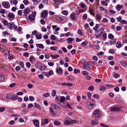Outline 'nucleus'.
I'll list each match as a JSON object with an SVG mask.
<instances>
[{"label":"nucleus","instance_id":"nucleus-1","mask_svg":"<svg viewBox=\"0 0 127 127\" xmlns=\"http://www.w3.org/2000/svg\"><path fill=\"white\" fill-rule=\"evenodd\" d=\"M35 65L36 68L39 69L41 71L44 70L46 68L44 64L39 62L35 63Z\"/></svg>","mask_w":127,"mask_h":127},{"label":"nucleus","instance_id":"nucleus-2","mask_svg":"<svg viewBox=\"0 0 127 127\" xmlns=\"http://www.w3.org/2000/svg\"><path fill=\"white\" fill-rule=\"evenodd\" d=\"M83 68L85 69L88 70H91L90 66L88 62L84 64H83Z\"/></svg>","mask_w":127,"mask_h":127},{"label":"nucleus","instance_id":"nucleus-3","mask_svg":"<svg viewBox=\"0 0 127 127\" xmlns=\"http://www.w3.org/2000/svg\"><path fill=\"white\" fill-rule=\"evenodd\" d=\"M36 15V12H34L32 14H29V17L31 21H33L34 20Z\"/></svg>","mask_w":127,"mask_h":127},{"label":"nucleus","instance_id":"nucleus-4","mask_svg":"<svg viewBox=\"0 0 127 127\" xmlns=\"http://www.w3.org/2000/svg\"><path fill=\"white\" fill-rule=\"evenodd\" d=\"M94 117L95 118H99L100 116V113L99 111L96 110L94 112L93 114Z\"/></svg>","mask_w":127,"mask_h":127},{"label":"nucleus","instance_id":"nucleus-5","mask_svg":"<svg viewBox=\"0 0 127 127\" xmlns=\"http://www.w3.org/2000/svg\"><path fill=\"white\" fill-rule=\"evenodd\" d=\"M2 5L5 8H10V5L9 2L7 1L2 2Z\"/></svg>","mask_w":127,"mask_h":127},{"label":"nucleus","instance_id":"nucleus-6","mask_svg":"<svg viewBox=\"0 0 127 127\" xmlns=\"http://www.w3.org/2000/svg\"><path fill=\"white\" fill-rule=\"evenodd\" d=\"M48 12L47 10H45L43 11L41 13V17L43 18H45L47 16Z\"/></svg>","mask_w":127,"mask_h":127},{"label":"nucleus","instance_id":"nucleus-7","mask_svg":"<svg viewBox=\"0 0 127 127\" xmlns=\"http://www.w3.org/2000/svg\"><path fill=\"white\" fill-rule=\"evenodd\" d=\"M30 10L29 9H26L24 11V14L23 15L24 17H26L28 16V14H29L30 12Z\"/></svg>","mask_w":127,"mask_h":127},{"label":"nucleus","instance_id":"nucleus-8","mask_svg":"<svg viewBox=\"0 0 127 127\" xmlns=\"http://www.w3.org/2000/svg\"><path fill=\"white\" fill-rule=\"evenodd\" d=\"M95 105V103L89 102L87 104V107L89 109H91L94 107Z\"/></svg>","mask_w":127,"mask_h":127},{"label":"nucleus","instance_id":"nucleus-9","mask_svg":"<svg viewBox=\"0 0 127 127\" xmlns=\"http://www.w3.org/2000/svg\"><path fill=\"white\" fill-rule=\"evenodd\" d=\"M8 16L9 19L10 20H12L14 19L15 15L13 13H10L8 14Z\"/></svg>","mask_w":127,"mask_h":127},{"label":"nucleus","instance_id":"nucleus-10","mask_svg":"<svg viewBox=\"0 0 127 127\" xmlns=\"http://www.w3.org/2000/svg\"><path fill=\"white\" fill-rule=\"evenodd\" d=\"M15 25L14 23L13 22L9 23L7 24L8 27L10 30H12L13 26Z\"/></svg>","mask_w":127,"mask_h":127},{"label":"nucleus","instance_id":"nucleus-11","mask_svg":"<svg viewBox=\"0 0 127 127\" xmlns=\"http://www.w3.org/2000/svg\"><path fill=\"white\" fill-rule=\"evenodd\" d=\"M49 122L48 120L46 119H41V125L43 126V124H46Z\"/></svg>","mask_w":127,"mask_h":127},{"label":"nucleus","instance_id":"nucleus-12","mask_svg":"<svg viewBox=\"0 0 127 127\" xmlns=\"http://www.w3.org/2000/svg\"><path fill=\"white\" fill-rule=\"evenodd\" d=\"M33 123L34 126L36 127H38L39 126V121L36 120H33Z\"/></svg>","mask_w":127,"mask_h":127},{"label":"nucleus","instance_id":"nucleus-13","mask_svg":"<svg viewBox=\"0 0 127 127\" xmlns=\"http://www.w3.org/2000/svg\"><path fill=\"white\" fill-rule=\"evenodd\" d=\"M70 119L68 118L66 119L65 121L64 122V123L66 125H69L71 124V122L70 121Z\"/></svg>","mask_w":127,"mask_h":127},{"label":"nucleus","instance_id":"nucleus-14","mask_svg":"<svg viewBox=\"0 0 127 127\" xmlns=\"http://www.w3.org/2000/svg\"><path fill=\"white\" fill-rule=\"evenodd\" d=\"M98 122L97 120H94L92 121L91 125L92 126L96 125L98 124Z\"/></svg>","mask_w":127,"mask_h":127},{"label":"nucleus","instance_id":"nucleus-15","mask_svg":"<svg viewBox=\"0 0 127 127\" xmlns=\"http://www.w3.org/2000/svg\"><path fill=\"white\" fill-rule=\"evenodd\" d=\"M121 108L119 107H115L111 108V111H119L120 110Z\"/></svg>","mask_w":127,"mask_h":127},{"label":"nucleus","instance_id":"nucleus-16","mask_svg":"<svg viewBox=\"0 0 127 127\" xmlns=\"http://www.w3.org/2000/svg\"><path fill=\"white\" fill-rule=\"evenodd\" d=\"M122 46V45L121 44V42L120 41H118L116 45V47L118 48H120Z\"/></svg>","mask_w":127,"mask_h":127},{"label":"nucleus","instance_id":"nucleus-17","mask_svg":"<svg viewBox=\"0 0 127 127\" xmlns=\"http://www.w3.org/2000/svg\"><path fill=\"white\" fill-rule=\"evenodd\" d=\"M61 85L62 86H72L73 85L71 83L65 82L62 83Z\"/></svg>","mask_w":127,"mask_h":127},{"label":"nucleus","instance_id":"nucleus-18","mask_svg":"<svg viewBox=\"0 0 127 127\" xmlns=\"http://www.w3.org/2000/svg\"><path fill=\"white\" fill-rule=\"evenodd\" d=\"M56 72L57 73L61 74L62 72V69L60 67L56 69Z\"/></svg>","mask_w":127,"mask_h":127},{"label":"nucleus","instance_id":"nucleus-19","mask_svg":"<svg viewBox=\"0 0 127 127\" xmlns=\"http://www.w3.org/2000/svg\"><path fill=\"white\" fill-rule=\"evenodd\" d=\"M70 17L72 20H75L76 19V17L75 15L73 13L71 14Z\"/></svg>","mask_w":127,"mask_h":127},{"label":"nucleus","instance_id":"nucleus-20","mask_svg":"<svg viewBox=\"0 0 127 127\" xmlns=\"http://www.w3.org/2000/svg\"><path fill=\"white\" fill-rule=\"evenodd\" d=\"M58 18L59 19V20L60 21L63 22H65L66 20V18L65 17H59Z\"/></svg>","mask_w":127,"mask_h":127},{"label":"nucleus","instance_id":"nucleus-21","mask_svg":"<svg viewBox=\"0 0 127 127\" xmlns=\"http://www.w3.org/2000/svg\"><path fill=\"white\" fill-rule=\"evenodd\" d=\"M18 97L16 95H14L11 96V99L13 100H16L17 99Z\"/></svg>","mask_w":127,"mask_h":127},{"label":"nucleus","instance_id":"nucleus-22","mask_svg":"<svg viewBox=\"0 0 127 127\" xmlns=\"http://www.w3.org/2000/svg\"><path fill=\"white\" fill-rule=\"evenodd\" d=\"M34 104L35 105V106L34 107H36V108L38 109H41V107L37 103H35Z\"/></svg>","mask_w":127,"mask_h":127},{"label":"nucleus","instance_id":"nucleus-23","mask_svg":"<svg viewBox=\"0 0 127 127\" xmlns=\"http://www.w3.org/2000/svg\"><path fill=\"white\" fill-rule=\"evenodd\" d=\"M36 45L37 47L38 46L40 48L42 49H43L44 47L43 45L41 44H36Z\"/></svg>","mask_w":127,"mask_h":127},{"label":"nucleus","instance_id":"nucleus-24","mask_svg":"<svg viewBox=\"0 0 127 127\" xmlns=\"http://www.w3.org/2000/svg\"><path fill=\"white\" fill-rule=\"evenodd\" d=\"M99 26H100L99 24H96L95 25V27L93 28V29L95 31H97V29L99 27Z\"/></svg>","mask_w":127,"mask_h":127},{"label":"nucleus","instance_id":"nucleus-25","mask_svg":"<svg viewBox=\"0 0 127 127\" xmlns=\"http://www.w3.org/2000/svg\"><path fill=\"white\" fill-rule=\"evenodd\" d=\"M4 77L3 75L0 74V82H2L4 80Z\"/></svg>","mask_w":127,"mask_h":127},{"label":"nucleus","instance_id":"nucleus-26","mask_svg":"<svg viewBox=\"0 0 127 127\" xmlns=\"http://www.w3.org/2000/svg\"><path fill=\"white\" fill-rule=\"evenodd\" d=\"M100 33H98V31H97V32L95 33V35L97 38H99L101 35Z\"/></svg>","mask_w":127,"mask_h":127},{"label":"nucleus","instance_id":"nucleus-27","mask_svg":"<svg viewBox=\"0 0 127 127\" xmlns=\"http://www.w3.org/2000/svg\"><path fill=\"white\" fill-rule=\"evenodd\" d=\"M121 63L122 65L124 66H126L127 65V64L126 62L124 61H121Z\"/></svg>","mask_w":127,"mask_h":127},{"label":"nucleus","instance_id":"nucleus-28","mask_svg":"<svg viewBox=\"0 0 127 127\" xmlns=\"http://www.w3.org/2000/svg\"><path fill=\"white\" fill-rule=\"evenodd\" d=\"M113 73L114 77L116 78H117L120 76V75L115 72H114Z\"/></svg>","mask_w":127,"mask_h":127},{"label":"nucleus","instance_id":"nucleus-29","mask_svg":"<svg viewBox=\"0 0 127 127\" xmlns=\"http://www.w3.org/2000/svg\"><path fill=\"white\" fill-rule=\"evenodd\" d=\"M104 29L103 27H101V28L99 29L97 31H98V32H99V33L101 34H102L103 33V32L104 31Z\"/></svg>","mask_w":127,"mask_h":127},{"label":"nucleus","instance_id":"nucleus-30","mask_svg":"<svg viewBox=\"0 0 127 127\" xmlns=\"http://www.w3.org/2000/svg\"><path fill=\"white\" fill-rule=\"evenodd\" d=\"M36 36L37 39H41L42 37L41 34H36Z\"/></svg>","mask_w":127,"mask_h":127},{"label":"nucleus","instance_id":"nucleus-31","mask_svg":"<svg viewBox=\"0 0 127 127\" xmlns=\"http://www.w3.org/2000/svg\"><path fill=\"white\" fill-rule=\"evenodd\" d=\"M65 100V97L64 96H62L61 97V99H60V102L64 103V101Z\"/></svg>","mask_w":127,"mask_h":127},{"label":"nucleus","instance_id":"nucleus-32","mask_svg":"<svg viewBox=\"0 0 127 127\" xmlns=\"http://www.w3.org/2000/svg\"><path fill=\"white\" fill-rule=\"evenodd\" d=\"M87 44L88 42L86 41H85L82 43L81 45L82 46H84L87 45Z\"/></svg>","mask_w":127,"mask_h":127},{"label":"nucleus","instance_id":"nucleus-33","mask_svg":"<svg viewBox=\"0 0 127 127\" xmlns=\"http://www.w3.org/2000/svg\"><path fill=\"white\" fill-rule=\"evenodd\" d=\"M8 51V49L7 48H5L4 49L2 53L3 54L6 55Z\"/></svg>","mask_w":127,"mask_h":127},{"label":"nucleus","instance_id":"nucleus-34","mask_svg":"<svg viewBox=\"0 0 127 127\" xmlns=\"http://www.w3.org/2000/svg\"><path fill=\"white\" fill-rule=\"evenodd\" d=\"M105 89V87L104 86H102L99 88V90L101 91H104Z\"/></svg>","mask_w":127,"mask_h":127},{"label":"nucleus","instance_id":"nucleus-35","mask_svg":"<svg viewBox=\"0 0 127 127\" xmlns=\"http://www.w3.org/2000/svg\"><path fill=\"white\" fill-rule=\"evenodd\" d=\"M102 17L99 14H98L96 15V18L98 20H100Z\"/></svg>","mask_w":127,"mask_h":127},{"label":"nucleus","instance_id":"nucleus-36","mask_svg":"<svg viewBox=\"0 0 127 127\" xmlns=\"http://www.w3.org/2000/svg\"><path fill=\"white\" fill-rule=\"evenodd\" d=\"M28 111V109L25 108L22 111V112L23 114H25L27 113Z\"/></svg>","mask_w":127,"mask_h":127},{"label":"nucleus","instance_id":"nucleus-37","mask_svg":"<svg viewBox=\"0 0 127 127\" xmlns=\"http://www.w3.org/2000/svg\"><path fill=\"white\" fill-rule=\"evenodd\" d=\"M57 37L54 35L52 34L51 35V39L52 40H55Z\"/></svg>","mask_w":127,"mask_h":127},{"label":"nucleus","instance_id":"nucleus-38","mask_svg":"<svg viewBox=\"0 0 127 127\" xmlns=\"http://www.w3.org/2000/svg\"><path fill=\"white\" fill-rule=\"evenodd\" d=\"M93 47L94 49H96L99 50L100 48V47L98 44H97L96 45H93Z\"/></svg>","mask_w":127,"mask_h":127},{"label":"nucleus","instance_id":"nucleus-39","mask_svg":"<svg viewBox=\"0 0 127 127\" xmlns=\"http://www.w3.org/2000/svg\"><path fill=\"white\" fill-rule=\"evenodd\" d=\"M54 124L56 125H59L61 124V123L58 121H55L54 122Z\"/></svg>","mask_w":127,"mask_h":127},{"label":"nucleus","instance_id":"nucleus-40","mask_svg":"<svg viewBox=\"0 0 127 127\" xmlns=\"http://www.w3.org/2000/svg\"><path fill=\"white\" fill-rule=\"evenodd\" d=\"M108 37L110 39H113L114 38V36L111 33H110L108 34Z\"/></svg>","mask_w":127,"mask_h":127},{"label":"nucleus","instance_id":"nucleus-41","mask_svg":"<svg viewBox=\"0 0 127 127\" xmlns=\"http://www.w3.org/2000/svg\"><path fill=\"white\" fill-rule=\"evenodd\" d=\"M62 13L65 15H67L68 14V12L66 10H64L62 11Z\"/></svg>","mask_w":127,"mask_h":127},{"label":"nucleus","instance_id":"nucleus-42","mask_svg":"<svg viewBox=\"0 0 127 127\" xmlns=\"http://www.w3.org/2000/svg\"><path fill=\"white\" fill-rule=\"evenodd\" d=\"M116 40L115 39H112L110 41V43L111 44H113L114 43L116 42Z\"/></svg>","mask_w":127,"mask_h":127},{"label":"nucleus","instance_id":"nucleus-43","mask_svg":"<svg viewBox=\"0 0 127 127\" xmlns=\"http://www.w3.org/2000/svg\"><path fill=\"white\" fill-rule=\"evenodd\" d=\"M80 62L82 63H83V64H85L86 63H87V62L85 61V59H81Z\"/></svg>","mask_w":127,"mask_h":127},{"label":"nucleus","instance_id":"nucleus-44","mask_svg":"<svg viewBox=\"0 0 127 127\" xmlns=\"http://www.w3.org/2000/svg\"><path fill=\"white\" fill-rule=\"evenodd\" d=\"M56 95V91L55 90H53L51 93V95L52 96H54Z\"/></svg>","mask_w":127,"mask_h":127},{"label":"nucleus","instance_id":"nucleus-45","mask_svg":"<svg viewBox=\"0 0 127 127\" xmlns=\"http://www.w3.org/2000/svg\"><path fill=\"white\" fill-rule=\"evenodd\" d=\"M19 64L20 66H21V67L23 68L24 66V64L22 62L20 61L19 62Z\"/></svg>","mask_w":127,"mask_h":127},{"label":"nucleus","instance_id":"nucleus-46","mask_svg":"<svg viewBox=\"0 0 127 127\" xmlns=\"http://www.w3.org/2000/svg\"><path fill=\"white\" fill-rule=\"evenodd\" d=\"M34 57L33 56H31L29 59V61L31 62L33 61Z\"/></svg>","mask_w":127,"mask_h":127},{"label":"nucleus","instance_id":"nucleus-47","mask_svg":"<svg viewBox=\"0 0 127 127\" xmlns=\"http://www.w3.org/2000/svg\"><path fill=\"white\" fill-rule=\"evenodd\" d=\"M50 49L52 50L55 51L56 50L57 48L56 46H52L50 48Z\"/></svg>","mask_w":127,"mask_h":127},{"label":"nucleus","instance_id":"nucleus-48","mask_svg":"<svg viewBox=\"0 0 127 127\" xmlns=\"http://www.w3.org/2000/svg\"><path fill=\"white\" fill-rule=\"evenodd\" d=\"M68 40V43H70V42L72 41H73V39L72 38L70 37L68 38L67 39Z\"/></svg>","mask_w":127,"mask_h":127},{"label":"nucleus","instance_id":"nucleus-49","mask_svg":"<svg viewBox=\"0 0 127 127\" xmlns=\"http://www.w3.org/2000/svg\"><path fill=\"white\" fill-rule=\"evenodd\" d=\"M5 108L4 107L0 108V112H2L4 111L5 110Z\"/></svg>","mask_w":127,"mask_h":127},{"label":"nucleus","instance_id":"nucleus-50","mask_svg":"<svg viewBox=\"0 0 127 127\" xmlns=\"http://www.w3.org/2000/svg\"><path fill=\"white\" fill-rule=\"evenodd\" d=\"M88 89L90 91H92L94 90V87L92 86H90L89 87V88H88Z\"/></svg>","mask_w":127,"mask_h":127},{"label":"nucleus","instance_id":"nucleus-51","mask_svg":"<svg viewBox=\"0 0 127 127\" xmlns=\"http://www.w3.org/2000/svg\"><path fill=\"white\" fill-rule=\"evenodd\" d=\"M82 74L83 75H87L89 73L86 71H84L82 72Z\"/></svg>","mask_w":127,"mask_h":127},{"label":"nucleus","instance_id":"nucleus-52","mask_svg":"<svg viewBox=\"0 0 127 127\" xmlns=\"http://www.w3.org/2000/svg\"><path fill=\"white\" fill-rule=\"evenodd\" d=\"M74 72L76 74L77 73H79L80 72V71L78 69L75 68L74 69Z\"/></svg>","mask_w":127,"mask_h":127},{"label":"nucleus","instance_id":"nucleus-53","mask_svg":"<svg viewBox=\"0 0 127 127\" xmlns=\"http://www.w3.org/2000/svg\"><path fill=\"white\" fill-rule=\"evenodd\" d=\"M102 37L104 40H105L106 38V35L105 33H104L102 35Z\"/></svg>","mask_w":127,"mask_h":127},{"label":"nucleus","instance_id":"nucleus-54","mask_svg":"<svg viewBox=\"0 0 127 127\" xmlns=\"http://www.w3.org/2000/svg\"><path fill=\"white\" fill-rule=\"evenodd\" d=\"M16 85V83H13L12 84H11L9 86V87L10 88H13Z\"/></svg>","mask_w":127,"mask_h":127},{"label":"nucleus","instance_id":"nucleus-55","mask_svg":"<svg viewBox=\"0 0 127 127\" xmlns=\"http://www.w3.org/2000/svg\"><path fill=\"white\" fill-rule=\"evenodd\" d=\"M101 3L104 6H107V3L104 1H101Z\"/></svg>","mask_w":127,"mask_h":127},{"label":"nucleus","instance_id":"nucleus-56","mask_svg":"<svg viewBox=\"0 0 127 127\" xmlns=\"http://www.w3.org/2000/svg\"><path fill=\"white\" fill-rule=\"evenodd\" d=\"M89 12L90 14L91 15H95V13H93V12L92 9H91L89 10Z\"/></svg>","mask_w":127,"mask_h":127},{"label":"nucleus","instance_id":"nucleus-57","mask_svg":"<svg viewBox=\"0 0 127 127\" xmlns=\"http://www.w3.org/2000/svg\"><path fill=\"white\" fill-rule=\"evenodd\" d=\"M0 12L1 13L4 14L5 12V10L4 9H2L0 10Z\"/></svg>","mask_w":127,"mask_h":127},{"label":"nucleus","instance_id":"nucleus-58","mask_svg":"<svg viewBox=\"0 0 127 127\" xmlns=\"http://www.w3.org/2000/svg\"><path fill=\"white\" fill-rule=\"evenodd\" d=\"M121 23L123 24H127V22L124 20H122L121 21Z\"/></svg>","mask_w":127,"mask_h":127},{"label":"nucleus","instance_id":"nucleus-59","mask_svg":"<svg viewBox=\"0 0 127 127\" xmlns=\"http://www.w3.org/2000/svg\"><path fill=\"white\" fill-rule=\"evenodd\" d=\"M44 5L42 3L40 4L39 6V8L40 9H42L43 8Z\"/></svg>","mask_w":127,"mask_h":127},{"label":"nucleus","instance_id":"nucleus-60","mask_svg":"<svg viewBox=\"0 0 127 127\" xmlns=\"http://www.w3.org/2000/svg\"><path fill=\"white\" fill-rule=\"evenodd\" d=\"M15 122L14 120H12L10 121L8 123V124L10 125H12Z\"/></svg>","mask_w":127,"mask_h":127},{"label":"nucleus","instance_id":"nucleus-61","mask_svg":"<svg viewBox=\"0 0 127 127\" xmlns=\"http://www.w3.org/2000/svg\"><path fill=\"white\" fill-rule=\"evenodd\" d=\"M122 29V27L120 26H118L116 28V30L117 31H120Z\"/></svg>","mask_w":127,"mask_h":127},{"label":"nucleus","instance_id":"nucleus-62","mask_svg":"<svg viewBox=\"0 0 127 127\" xmlns=\"http://www.w3.org/2000/svg\"><path fill=\"white\" fill-rule=\"evenodd\" d=\"M23 2L25 5H27L28 4L29 2L28 0H24Z\"/></svg>","mask_w":127,"mask_h":127},{"label":"nucleus","instance_id":"nucleus-63","mask_svg":"<svg viewBox=\"0 0 127 127\" xmlns=\"http://www.w3.org/2000/svg\"><path fill=\"white\" fill-rule=\"evenodd\" d=\"M87 17V15L86 14H84L83 16V18L84 20H86V19Z\"/></svg>","mask_w":127,"mask_h":127},{"label":"nucleus","instance_id":"nucleus-64","mask_svg":"<svg viewBox=\"0 0 127 127\" xmlns=\"http://www.w3.org/2000/svg\"><path fill=\"white\" fill-rule=\"evenodd\" d=\"M33 85L32 84H28V87L30 89H31L33 87Z\"/></svg>","mask_w":127,"mask_h":127}]
</instances>
